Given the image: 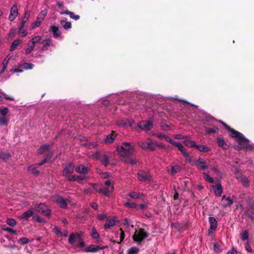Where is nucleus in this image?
I'll use <instances>...</instances> for the list:
<instances>
[{
    "mask_svg": "<svg viewBox=\"0 0 254 254\" xmlns=\"http://www.w3.org/2000/svg\"><path fill=\"white\" fill-rule=\"evenodd\" d=\"M117 150L121 156L127 157L133 154L134 149L130 143L124 142L121 146H117Z\"/></svg>",
    "mask_w": 254,
    "mask_h": 254,
    "instance_id": "f257e3e1",
    "label": "nucleus"
},
{
    "mask_svg": "<svg viewBox=\"0 0 254 254\" xmlns=\"http://www.w3.org/2000/svg\"><path fill=\"white\" fill-rule=\"evenodd\" d=\"M34 209L37 212L41 213L47 217H49L51 213V210L48 209L47 206L43 203L36 204L34 206Z\"/></svg>",
    "mask_w": 254,
    "mask_h": 254,
    "instance_id": "f03ea898",
    "label": "nucleus"
},
{
    "mask_svg": "<svg viewBox=\"0 0 254 254\" xmlns=\"http://www.w3.org/2000/svg\"><path fill=\"white\" fill-rule=\"evenodd\" d=\"M148 236V233L145 232V230L142 228L139 229L137 234L135 233L133 236L132 239L134 241L138 242L140 244L144 239L147 238Z\"/></svg>",
    "mask_w": 254,
    "mask_h": 254,
    "instance_id": "7ed1b4c3",
    "label": "nucleus"
},
{
    "mask_svg": "<svg viewBox=\"0 0 254 254\" xmlns=\"http://www.w3.org/2000/svg\"><path fill=\"white\" fill-rule=\"evenodd\" d=\"M114 188L113 184L110 180L106 181L105 182V187L102 186V193L105 196H109L110 193L113 192Z\"/></svg>",
    "mask_w": 254,
    "mask_h": 254,
    "instance_id": "20e7f679",
    "label": "nucleus"
},
{
    "mask_svg": "<svg viewBox=\"0 0 254 254\" xmlns=\"http://www.w3.org/2000/svg\"><path fill=\"white\" fill-rule=\"evenodd\" d=\"M137 127L140 128L141 130L148 131L153 127V123L150 120L141 121L138 122Z\"/></svg>",
    "mask_w": 254,
    "mask_h": 254,
    "instance_id": "39448f33",
    "label": "nucleus"
},
{
    "mask_svg": "<svg viewBox=\"0 0 254 254\" xmlns=\"http://www.w3.org/2000/svg\"><path fill=\"white\" fill-rule=\"evenodd\" d=\"M225 128L229 132H231V134L230 135L233 138H236L237 140L239 139H244V135L237 131L236 130L231 128L228 125H225Z\"/></svg>",
    "mask_w": 254,
    "mask_h": 254,
    "instance_id": "423d86ee",
    "label": "nucleus"
},
{
    "mask_svg": "<svg viewBox=\"0 0 254 254\" xmlns=\"http://www.w3.org/2000/svg\"><path fill=\"white\" fill-rule=\"evenodd\" d=\"M137 177L139 181L142 182H150L152 177L149 172L140 171L137 174Z\"/></svg>",
    "mask_w": 254,
    "mask_h": 254,
    "instance_id": "0eeeda50",
    "label": "nucleus"
},
{
    "mask_svg": "<svg viewBox=\"0 0 254 254\" xmlns=\"http://www.w3.org/2000/svg\"><path fill=\"white\" fill-rule=\"evenodd\" d=\"M244 139H239L238 140V145L235 146L234 147V149L235 150L240 151V150L244 149L245 148L247 143H249V141L244 136Z\"/></svg>",
    "mask_w": 254,
    "mask_h": 254,
    "instance_id": "6e6552de",
    "label": "nucleus"
},
{
    "mask_svg": "<svg viewBox=\"0 0 254 254\" xmlns=\"http://www.w3.org/2000/svg\"><path fill=\"white\" fill-rule=\"evenodd\" d=\"M106 248H107V246L100 247L98 246L91 245L86 247L84 249V251L86 253H95L100 250H103Z\"/></svg>",
    "mask_w": 254,
    "mask_h": 254,
    "instance_id": "1a4fd4ad",
    "label": "nucleus"
},
{
    "mask_svg": "<svg viewBox=\"0 0 254 254\" xmlns=\"http://www.w3.org/2000/svg\"><path fill=\"white\" fill-rule=\"evenodd\" d=\"M74 166L72 163H68L65 166L63 176L66 177L68 174H71L74 172Z\"/></svg>",
    "mask_w": 254,
    "mask_h": 254,
    "instance_id": "9d476101",
    "label": "nucleus"
},
{
    "mask_svg": "<svg viewBox=\"0 0 254 254\" xmlns=\"http://www.w3.org/2000/svg\"><path fill=\"white\" fill-rule=\"evenodd\" d=\"M173 145L177 147L178 149L182 152L184 157L187 159V157H189V153L187 152V149L183 146V145L180 142L175 141Z\"/></svg>",
    "mask_w": 254,
    "mask_h": 254,
    "instance_id": "9b49d317",
    "label": "nucleus"
},
{
    "mask_svg": "<svg viewBox=\"0 0 254 254\" xmlns=\"http://www.w3.org/2000/svg\"><path fill=\"white\" fill-rule=\"evenodd\" d=\"M75 171L77 173L86 175L89 172L90 168L83 165H79L75 168Z\"/></svg>",
    "mask_w": 254,
    "mask_h": 254,
    "instance_id": "f8f14e48",
    "label": "nucleus"
},
{
    "mask_svg": "<svg viewBox=\"0 0 254 254\" xmlns=\"http://www.w3.org/2000/svg\"><path fill=\"white\" fill-rule=\"evenodd\" d=\"M55 201L59 204L61 208L65 209L67 206V204L65 199L61 196L58 195L56 196Z\"/></svg>",
    "mask_w": 254,
    "mask_h": 254,
    "instance_id": "ddd939ff",
    "label": "nucleus"
},
{
    "mask_svg": "<svg viewBox=\"0 0 254 254\" xmlns=\"http://www.w3.org/2000/svg\"><path fill=\"white\" fill-rule=\"evenodd\" d=\"M116 219L115 217H109L107 218L106 223L104 225V229H107L110 228L116 225Z\"/></svg>",
    "mask_w": 254,
    "mask_h": 254,
    "instance_id": "4468645a",
    "label": "nucleus"
},
{
    "mask_svg": "<svg viewBox=\"0 0 254 254\" xmlns=\"http://www.w3.org/2000/svg\"><path fill=\"white\" fill-rule=\"evenodd\" d=\"M209 222L210 224V228L208 230L209 233L210 231H215L217 227V221L216 219L213 217H209L208 218Z\"/></svg>",
    "mask_w": 254,
    "mask_h": 254,
    "instance_id": "2eb2a0df",
    "label": "nucleus"
},
{
    "mask_svg": "<svg viewBox=\"0 0 254 254\" xmlns=\"http://www.w3.org/2000/svg\"><path fill=\"white\" fill-rule=\"evenodd\" d=\"M30 11L27 10L25 12L24 16L22 18V21L20 23V25L19 27V29H18L19 33L21 32V30L24 27L25 23L27 22V21L28 20V19H29V18L30 17Z\"/></svg>",
    "mask_w": 254,
    "mask_h": 254,
    "instance_id": "dca6fc26",
    "label": "nucleus"
},
{
    "mask_svg": "<svg viewBox=\"0 0 254 254\" xmlns=\"http://www.w3.org/2000/svg\"><path fill=\"white\" fill-rule=\"evenodd\" d=\"M80 239L81 235L79 233L76 234L71 233L69 235L68 242L71 245H74L76 241H80Z\"/></svg>",
    "mask_w": 254,
    "mask_h": 254,
    "instance_id": "f3484780",
    "label": "nucleus"
},
{
    "mask_svg": "<svg viewBox=\"0 0 254 254\" xmlns=\"http://www.w3.org/2000/svg\"><path fill=\"white\" fill-rule=\"evenodd\" d=\"M205 162L204 159L200 157L198 158L195 163V165L198 167V168L202 170H205L208 168L207 166L205 165Z\"/></svg>",
    "mask_w": 254,
    "mask_h": 254,
    "instance_id": "a211bd4d",
    "label": "nucleus"
},
{
    "mask_svg": "<svg viewBox=\"0 0 254 254\" xmlns=\"http://www.w3.org/2000/svg\"><path fill=\"white\" fill-rule=\"evenodd\" d=\"M218 145L221 147L224 150H228L229 149V145L227 144L224 139L221 137H218L216 139Z\"/></svg>",
    "mask_w": 254,
    "mask_h": 254,
    "instance_id": "6ab92c4d",
    "label": "nucleus"
},
{
    "mask_svg": "<svg viewBox=\"0 0 254 254\" xmlns=\"http://www.w3.org/2000/svg\"><path fill=\"white\" fill-rule=\"evenodd\" d=\"M12 157V155L7 152H4L3 151H0V160L2 161L3 162H6Z\"/></svg>",
    "mask_w": 254,
    "mask_h": 254,
    "instance_id": "aec40b11",
    "label": "nucleus"
},
{
    "mask_svg": "<svg viewBox=\"0 0 254 254\" xmlns=\"http://www.w3.org/2000/svg\"><path fill=\"white\" fill-rule=\"evenodd\" d=\"M133 122L127 119H121L118 121L117 124L120 126L122 127H131L132 125Z\"/></svg>",
    "mask_w": 254,
    "mask_h": 254,
    "instance_id": "412c9836",
    "label": "nucleus"
},
{
    "mask_svg": "<svg viewBox=\"0 0 254 254\" xmlns=\"http://www.w3.org/2000/svg\"><path fill=\"white\" fill-rule=\"evenodd\" d=\"M50 29L53 32L54 37L55 38L59 37L62 34V32L58 26H51Z\"/></svg>",
    "mask_w": 254,
    "mask_h": 254,
    "instance_id": "4be33fe9",
    "label": "nucleus"
},
{
    "mask_svg": "<svg viewBox=\"0 0 254 254\" xmlns=\"http://www.w3.org/2000/svg\"><path fill=\"white\" fill-rule=\"evenodd\" d=\"M237 179L241 181L243 185L245 187H249L250 185V181L245 176L241 175L237 177Z\"/></svg>",
    "mask_w": 254,
    "mask_h": 254,
    "instance_id": "5701e85b",
    "label": "nucleus"
},
{
    "mask_svg": "<svg viewBox=\"0 0 254 254\" xmlns=\"http://www.w3.org/2000/svg\"><path fill=\"white\" fill-rule=\"evenodd\" d=\"M61 14H67L68 15L70 18L77 20L79 19L80 16L78 15H75L73 12L69 11L68 10H64L60 12Z\"/></svg>",
    "mask_w": 254,
    "mask_h": 254,
    "instance_id": "b1692460",
    "label": "nucleus"
},
{
    "mask_svg": "<svg viewBox=\"0 0 254 254\" xmlns=\"http://www.w3.org/2000/svg\"><path fill=\"white\" fill-rule=\"evenodd\" d=\"M33 212L31 210H28L27 211L23 213L20 216V219L23 220H28L29 218L32 216Z\"/></svg>",
    "mask_w": 254,
    "mask_h": 254,
    "instance_id": "393cba45",
    "label": "nucleus"
},
{
    "mask_svg": "<svg viewBox=\"0 0 254 254\" xmlns=\"http://www.w3.org/2000/svg\"><path fill=\"white\" fill-rule=\"evenodd\" d=\"M156 136L160 139H165L167 141L169 142L172 145L175 142V141L171 139L169 136L167 135L163 134L161 133L157 134Z\"/></svg>",
    "mask_w": 254,
    "mask_h": 254,
    "instance_id": "a878e982",
    "label": "nucleus"
},
{
    "mask_svg": "<svg viewBox=\"0 0 254 254\" xmlns=\"http://www.w3.org/2000/svg\"><path fill=\"white\" fill-rule=\"evenodd\" d=\"M67 18H64L61 21V25L63 26L64 28L67 30L71 28V23L70 22L66 21Z\"/></svg>",
    "mask_w": 254,
    "mask_h": 254,
    "instance_id": "bb28decb",
    "label": "nucleus"
},
{
    "mask_svg": "<svg viewBox=\"0 0 254 254\" xmlns=\"http://www.w3.org/2000/svg\"><path fill=\"white\" fill-rule=\"evenodd\" d=\"M155 149V141H153L152 139L148 138V142L147 146L146 147V150L153 151Z\"/></svg>",
    "mask_w": 254,
    "mask_h": 254,
    "instance_id": "cd10ccee",
    "label": "nucleus"
},
{
    "mask_svg": "<svg viewBox=\"0 0 254 254\" xmlns=\"http://www.w3.org/2000/svg\"><path fill=\"white\" fill-rule=\"evenodd\" d=\"M41 44L43 45V48L41 49V50L44 51L47 47L53 46L52 40L51 39H47L43 40L41 43Z\"/></svg>",
    "mask_w": 254,
    "mask_h": 254,
    "instance_id": "c85d7f7f",
    "label": "nucleus"
},
{
    "mask_svg": "<svg viewBox=\"0 0 254 254\" xmlns=\"http://www.w3.org/2000/svg\"><path fill=\"white\" fill-rule=\"evenodd\" d=\"M37 165L36 164L35 165H31L28 168V170L30 171L31 173L34 175L37 176L39 174L40 172L37 169Z\"/></svg>",
    "mask_w": 254,
    "mask_h": 254,
    "instance_id": "c756f323",
    "label": "nucleus"
},
{
    "mask_svg": "<svg viewBox=\"0 0 254 254\" xmlns=\"http://www.w3.org/2000/svg\"><path fill=\"white\" fill-rule=\"evenodd\" d=\"M223 189L222 185L220 183H217L216 185V189L214 190L215 195L217 196H220L222 192Z\"/></svg>",
    "mask_w": 254,
    "mask_h": 254,
    "instance_id": "7c9ffc66",
    "label": "nucleus"
},
{
    "mask_svg": "<svg viewBox=\"0 0 254 254\" xmlns=\"http://www.w3.org/2000/svg\"><path fill=\"white\" fill-rule=\"evenodd\" d=\"M195 147L200 152H207L210 150L209 148L206 145H196Z\"/></svg>",
    "mask_w": 254,
    "mask_h": 254,
    "instance_id": "2f4dec72",
    "label": "nucleus"
},
{
    "mask_svg": "<svg viewBox=\"0 0 254 254\" xmlns=\"http://www.w3.org/2000/svg\"><path fill=\"white\" fill-rule=\"evenodd\" d=\"M50 148V145L46 144L44 145L41 146L38 150V153L39 154H42L46 151H48Z\"/></svg>",
    "mask_w": 254,
    "mask_h": 254,
    "instance_id": "473e14b6",
    "label": "nucleus"
},
{
    "mask_svg": "<svg viewBox=\"0 0 254 254\" xmlns=\"http://www.w3.org/2000/svg\"><path fill=\"white\" fill-rule=\"evenodd\" d=\"M130 197L134 199H137L140 198L143 195V194L140 192H136L135 191H132L128 194Z\"/></svg>",
    "mask_w": 254,
    "mask_h": 254,
    "instance_id": "72a5a7b5",
    "label": "nucleus"
},
{
    "mask_svg": "<svg viewBox=\"0 0 254 254\" xmlns=\"http://www.w3.org/2000/svg\"><path fill=\"white\" fill-rule=\"evenodd\" d=\"M100 161L102 164L105 167L107 166L109 164V159L106 155H104L102 156Z\"/></svg>",
    "mask_w": 254,
    "mask_h": 254,
    "instance_id": "f704fd0d",
    "label": "nucleus"
},
{
    "mask_svg": "<svg viewBox=\"0 0 254 254\" xmlns=\"http://www.w3.org/2000/svg\"><path fill=\"white\" fill-rule=\"evenodd\" d=\"M89 185L92 187L97 192L102 193V186H101L98 184L93 183H89Z\"/></svg>",
    "mask_w": 254,
    "mask_h": 254,
    "instance_id": "c9c22d12",
    "label": "nucleus"
},
{
    "mask_svg": "<svg viewBox=\"0 0 254 254\" xmlns=\"http://www.w3.org/2000/svg\"><path fill=\"white\" fill-rule=\"evenodd\" d=\"M21 40L19 39H16L14 40L11 44L10 47V51H13L17 46L20 43Z\"/></svg>",
    "mask_w": 254,
    "mask_h": 254,
    "instance_id": "e433bc0d",
    "label": "nucleus"
},
{
    "mask_svg": "<svg viewBox=\"0 0 254 254\" xmlns=\"http://www.w3.org/2000/svg\"><path fill=\"white\" fill-rule=\"evenodd\" d=\"M184 143L185 145L189 147H195L196 145L194 141L189 139L185 140Z\"/></svg>",
    "mask_w": 254,
    "mask_h": 254,
    "instance_id": "4c0bfd02",
    "label": "nucleus"
},
{
    "mask_svg": "<svg viewBox=\"0 0 254 254\" xmlns=\"http://www.w3.org/2000/svg\"><path fill=\"white\" fill-rule=\"evenodd\" d=\"M225 201L226 203L223 204V207L224 208L230 206L234 202L233 200L230 197H228L227 198H226Z\"/></svg>",
    "mask_w": 254,
    "mask_h": 254,
    "instance_id": "58836bf2",
    "label": "nucleus"
},
{
    "mask_svg": "<svg viewBox=\"0 0 254 254\" xmlns=\"http://www.w3.org/2000/svg\"><path fill=\"white\" fill-rule=\"evenodd\" d=\"M10 13L14 14L16 16L18 15V8L17 3H15L11 8Z\"/></svg>",
    "mask_w": 254,
    "mask_h": 254,
    "instance_id": "ea45409f",
    "label": "nucleus"
},
{
    "mask_svg": "<svg viewBox=\"0 0 254 254\" xmlns=\"http://www.w3.org/2000/svg\"><path fill=\"white\" fill-rule=\"evenodd\" d=\"M114 132L112 131V133L108 135L106 139H105V142L106 143H111L113 141L115 138V135L113 134Z\"/></svg>",
    "mask_w": 254,
    "mask_h": 254,
    "instance_id": "a19ab883",
    "label": "nucleus"
},
{
    "mask_svg": "<svg viewBox=\"0 0 254 254\" xmlns=\"http://www.w3.org/2000/svg\"><path fill=\"white\" fill-rule=\"evenodd\" d=\"M124 205L127 207L130 208H134V209H137V208L138 207V205L136 204V203H133V202H126L125 203H124Z\"/></svg>",
    "mask_w": 254,
    "mask_h": 254,
    "instance_id": "79ce46f5",
    "label": "nucleus"
},
{
    "mask_svg": "<svg viewBox=\"0 0 254 254\" xmlns=\"http://www.w3.org/2000/svg\"><path fill=\"white\" fill-rule=\"evenodd\" d=\"M148 142V138L145 141H139L137 144L141 148L146 150V147Z\"/></svg>",
    "mask_w": 254,
    "mask_h": 254,
    "instance_id": "37998d69",
    "label": "nucleus"
},
{
    "mask_svg": "<svg viewBox=\"0 0 254 254\" xmlns=\"http://www.w3.org/2000/svg\"><path fill=\"white\" fill-rule=\"evenodd\" d=\"M91 235L94 239H98L100 237L99 233L97 232L95 227L92 229V234Z\"/></svg>",
    "mask_w": 254,
    "mask_h": 254,
    "instance_id": "c03bdc74",
    "label": "nucleus"
},
{
    "mask_svg": "<svg viewBox=\"0 0 254 254\" xmlns=\"http://www.w3.org/2000/svg\"><path fill=\"white\" fill-rule=\"evenodd\" d=\"M0 96L1 97V101H2L3 98H4L6 100H9L11 101H14V98L11 96H9L6 95L5 93L1 92Z\"/></svg>",
    "mask_w": 254,
    "mask_h": 254,
    "instance_id": "a18cd8bd",
    "label": "nucleus"
},
{
    "mask_svg": "<svg viewBox=\"0 0 254 254\" xmlns=\"http://www.w3.org/2000/svg\"><path fill=\"white\" fill-rule=\"evenodd\" d=\"M181 171V167L179 166H174L172 167L171 173L172 175H174L175 174Z\"/></svg>",
    "mask_w": 254,
    "mask_h": 254,
    "instance_id": "49530a36",
    "label": "nucleus"
},
{
    "mask_svg": "<svg viewBox=\"0 0 254 254\" xmlns=\"http://www.w3.org/2000/svg\"><path fill=\"white\" fill-rule=\"evenodd\" d=\"M219 129L217 127H213V128H206V132L207 134H211L213 133L216 132L217 131H218Z\"/></svg>",
    "mask_w": 254,
    "mask_h": 254,
    "instance_id": "de8ad7c7",
    "label": "nucleus"
},
{
    "mask_svg": "<svg viewBox=\"0 0 254 254\" xmlns=\"http://www.w3.org/2000/svg\"><path fill=\"white\" fill-rule=\"evenodd\" d=\"M139 249L136 247H132L129 249L127 252V254H137Z\"/></svg>",
    "mask_w": 254,
    "mask_h": 254,
    "instance_id": "09e8293b",
    "label": "nucleus"
},
{
    "mask_svg": "<svg viewBox=\"0 0 254 254\" xmlns=\"http://www.w3.org/2000/svg\"><path fill=\"white\" fill-rule=\"evenodd\" d=\"M203 175L204 176V179L205 181H207L210 183H213L214 182L213 179L211 178L209 175L206 174L205 173H203Z\"/></svg>",
    "mask_w": 254,
    "mask_h": 254,
    "instance_id": "8fccbe9b",
    "label": "nucleus"
},
{
    "mask_svg": "<svg viewBox=\"0 0 254 254\" xmlns=\"http://www.w3.org/2000/svg\"><path fill=\"white\" fill-rule=\"evenodd\" d=\"M6 223L12 227H13L16 225V221L13 219V218H8L6 220Z\"/></svg>",
    "mask_w": 254,
    "mask_h": 254,
    "instance_id": "3c124183",
    "label": "nucleus"
},
{
    "mask_svg": "<svg viewBox=\"0 0 254 254\" xmlns=\"http://www.w3.org/2000/svg\"><path fill=\"white\" fill-rule=\"evenodd\" d=\"M248 233L249 232L247 230H245L243 232L241 238L243 241H245L248 240Z\"/></svg>",
    "mask_w": 254,
    "mask_h": 254,
    "instance_id": "603ef678",
    "label": "nucleus"
},
{
    "mask_svg": "<svg viewBox=\"0 0 254 254\" xmlns=\"http://www.w3.org/2000/svg\"><path fill=\"white\" fill-rule=\"evenodd\" d=\"M125 162L127 164H130L131 165H135L137 163V162L135 160L130 158H127L125 160Z\"/></svg>",
    "mask_w": 254,
    "mask_h": 254,
    "instance_id": "864d4df0",
    "label": "nucleus"
},
{
    "mask_svg": "<svg viewBox=\"0 0 254 254\" xmlns=\"http://www.w3.org/2000/svg\"><path fill=\"white\" fill-rule=\"evenodd\" d=\"M18 242L22 245H25L26 244H28L30 242V240L26 238L23 237L20 238L18 240Z\"/></svg>",
    "mask_w": 254,
    "mask_h": 254,
    "instance_id": "5fc2aeb1",
    "label": "nucleus"
},
{
    "mask_svg": "<svg viewBox=\"0 0 254 254\" xmlns=\"http://www.w3.org/2000/svg\"><path fill=\"white\" fill-rule=\"evenodd\" d=\"M34 66V64L31 63H24L23 64V67L26 69H32Z\"/></svg>",
    "mask_w": 254,
    "mask_h": 254,
    "instance_id": "6e6d98bb",
    "label": "nucleus"
},
{
    "mask_svg": "<svg viewBox=\"0 0 254 254\" xmlns=\"http://www.w3.org/2000/svg\"><path fill=\"white\" fill-rule=\"evenodd\" d=\"M8 121L6 120L5 117H0V126H7Z\"/></svg>",
    "mask_w": 254,
    "mask_h": 254,
    "instance_id": "4d7b16f0",
    "label": "nucleus"
},
{
    "mask_svg": "<svg viewBox=\"0 0 254 254\" xmlns=\"http://www.w3.org/2000/svg\"><path fill=\"white\" fill-rule=\"evenodd\" d=\"M120 231H121V233H120V241L119 242H118V243L120 244H121V243L123 241L124 239H125V234L124 231H123L122 228H121L120 229Z\"/></svg>",
    "mask_w": 254,
    "mask_h": 254,
    "instance_id": "13d9d810",
    "label": "nucleus"
},
{
    "mask_svg": "<svg viewBox=\"0 0 254 254\" xmlns=\"http://www.w3.org/2000/svg\"><path fill=\"white\" fill-rule=\"evenodd\" d=\"M41 39L42 38L40 36H36L31 39V42L36 44V43H39L41 40Z\"/></svg>",
    "mask_w": 254,
    "mask_h": 254,
    "instance_id": "bf43d9fd",
    "label": "nucleus"
},
{
    "mask_svg": "<svg viewBox=\"0 0 254 254\" xmlns=\"http://www.w3.org/2000/svg\"><path fill=\"white\" fill-rule=\"evenodd\" d=\"M148 206V203L145 202L144 203L138 205L137 209L142 210L147 208Z\"/></svg>",
    "mask_w": 254,
    "mask_h": 254,
    "instance_id": "052dcab7",
    "label": "nucleus"
},
{
    "mask_svg": "<svg viewBox=\"0 0 254 254\" xmlns=\"http://www.w3.org/2000/svg\"><path fill=\"white\" fill-rule=\"evenodd\" d=\"M3 230L4 231H6L9 233H10V234H16V230H13L12 229H11V228H9V227H6V228H3Z\"/></svg>",
    "mask_w": 254,
    "mask_h": 254,
    "instance_id": "680f3d73",
    "label": "nucleus"
},
{
    "mask_svg": "<svg viewBox=\"0 0 254 254\" xmlns=\"http://www.w3.org/2000/svg\"><path fill=\"white\" fill-rule=\"evenodd\" d=\"M213 249L214 251L217 253L222 251V249H221L220 247L216 243L214 244Z\"/></svg>",
    "mask_w": 254,
    "mask_h": 254,
    "instance_id": "e2e57ef3",
    "label": "nucleus"
},
{
    "mask_svg": "<svg viewBox=\"0 0 254 254\" xmlns=\"http://www.w3.org/2000/svg\"><path fill=\"white\" fill-rule=\"evenodd\" d=\"M8 112V109L6 107L3 108L0 110V115L2 117H5Z\"/></svg>",
    "mask_w": 254,
    "mask_h": 254,
    "instance_id": "0e129e2a",
    "label": "nucleus"
},
{
    "mask_svg": "<svg viewBox=\"0 0 254 254\" xmlns=\"http://www.w3.org/2000/svg\"><path fill=\"white\" fill-rule=\"evenodd\" d=\"M16 34V29H10L8 37L9 38H13Z\"/></svg>",
    "mask_w": 254,
    "mask_h": 254,
    "instance_id": "69168bd1",
    "label": "nucleus"
},
{
    "mask_svg": "<svg viewBox=\"0 0 254 254\" xmlns=\"http://www.w3.org/2000/svg\"><path fill=\"white\" fill-rule=\"evenodd\" d=\"M97 219L102 221L107 218V215L106 214H100L97 215Z\"/></svg>",
    "mask_w": 254,
    "mask_h": 254,
    "instance_id": "338daca9",
    "label": "nucleus"
},
{
    "mask_svg": "<svg viewBox=\"0 0 254 254\" xmlns=\"http://www.w3.org/2000/svg\"><path fill=\"white\" fill-rule=\"evenodd\" d=\"M68 181H75L76 176L75 175H67L65 177Z\"/></svg>",
    "mask_w": 254,
    "mask_h": 254,
    "instance_id": "774afa93",
    "label": "nucleus"
}]
</instances>
